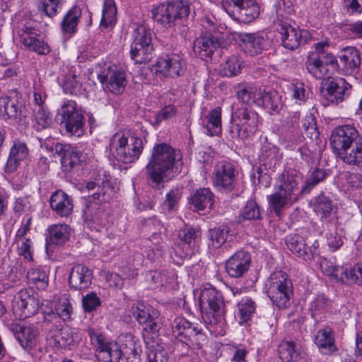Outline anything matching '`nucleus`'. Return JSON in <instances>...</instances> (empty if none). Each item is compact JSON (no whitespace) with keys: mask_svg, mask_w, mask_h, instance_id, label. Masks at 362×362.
<instances>
[{"mask_svg":"<svg viewBox=\"0 0 362 362\" xmlns=\"http://www.w3.org/2000/svg\"><path fill=\"white\" fill-rule=\"evenodd\" d=\"M179 153L166 143L153 146L151 156L146 165V175L153 188H159L160 185L173 177V170Z\"/></svg>","mask_w":362,"mask_h":362,"instance_id":"f257e3e1","label":"nucleus"},{"mask_svg":"<svg viewBox=\"0 0 362 362\" xmlns=\"http://www.w3.org/2000/svg\"><path fill=\"white\" fill-rule=\"evenodd\" d=\"M199 300L206 324L216 325L223 320L225 303L221 292L214 287L204 288L200 292Z\"/></svg>","mask_w":362,"mask_h":362,"instance_id":"39448f33","label":"nucleus"},{"mask_svg":"<svg viewBox=\"0 0 362 362\" xmlns=\"http://www.w3.org/2000/svg\"><path fill=\"white\" fill-rule=\"evenodd\" d=\"M262 89L253 85H245L238 91V98L243 103L259 105L260 97L262 96Z\"/></svg>","mask_w":362,"mask_h":362,"instance_id":"09e8293b","label":"nucleus"},{"mask_svg":"<svg viewBox=\"0 0 362 362\" xmlns=\"http://www.w3.org/2000/svg\"><path fill=\"white\" fill-rule=\"evenodd\" d=\"M51 209L60 217H69L73 212L72 199L62 190L53 192L49 198Z\"/></svg>","mask_w":362,"mask_h":362,"instance_id":"cd10ccee","label":"nucleus"},{"mask_svg":"<svg viewBox=\"0 0 362 362\" xmlns=\"http://www.w3.org/2000/svg\"><path fill=\"white\" fill-rule=\"evenodd\" d=\"M132 42L139 45H152V33L144 25H136L132 33Z\"/></svg>","mask_w":362,"mask_h":362,"instance_id":"052dcab7","label":"nucleus"},{"mask_svg":"<svg viewBox=\"0 0 362 362\" xmlns=\"http://www.w3.org/2000/svg\"><path fill=\"white\" fill-rule=\"evenodd\" d=\"M222 41L212 34H205L197 37L194 42V52L200 58L210 57L221 45Z\"/></svg>","mask_w":362,"mask_h":362,"instance_id":"a878e982","label":"nucleus"},{"mask_svg":"<svg viewBox=\"0 0 362 362\" xmlns=\"http://www.w3.org/2000/svg\"><path fill=\"white\" fill-rule=\"evenodd\" d=\"M25 117V107L17 95L0 97V117L4 119H18Z\"/></svg>","mask_w":362,"mask_h":362,"instance_id":"b1692460","label":"nucleus"},{"mask_svg":"<svg viewBox=\"0 0 362 362\" xmlns=\"http://www.w3.org/2000/svg\"><path fill=\"white\" fill-rule=\"evenodd\" d=\"M156 67V71L163 76L175 78L183 75L185 63L180 55L172 53L158 57Z\"/></svg>","mask_w":362,"mask_h":362,"instance_id":"f3484780","label":"nucleus"},{"mask_svg":"<svg viewBox=\"0 0 362 362\" xmlns=\"http://www.w3.org/2000/svg\"><path fill=\"white\" fill-rule=\"evenodd\" d=\"M362 139L356 127L352 125H341L334 128L330 136V144L335 153Z\"/></svg>","mask_w":362,"mask_h":362,"instance_id":"2eb2a0df","label":"nucleus"},{"mask_svg":"<svg viewBox=\"0 0 362 362\" xmlns=\"http://www.w3.org/2000/svg\"><path fill=\"white\" fill-rule=\"evenodd\" d=\"M243 62L238 55H231L226 61L223 72L226 76L232 77L240 73Z\"/></svg>","mask_w":362,"mask_h":362,"instance_id":"e2e57ef3","label":"nucleus"},{"mask_svg":"<svg viewBox=\"0 0 362 362\" xmlns=\"http://www.w3.org/2000/svg\"><path fill=\"white\" fill-rule=\"evenodd\" d=\"M279 26L282 45L287 49L294 50L300 45L307 43L312 37L308 30H301L286 22H281Z\"/></svg>","mask_w":362,"mask_h":362,"instance_id":"ddd939ff","label":"nucleus"},{"mask_svg":"<svg viewBox=\"0 0 362 362\" xmlns=\"http://www.w3.org/2000/svg\"><path fill=\"white\" fill-rule=\"evenodd\" d=\"M236 38L245 53L251 56L261 54L266 44L263 33H238Z\"/></svg>","mask_w":362,"mask_h":362,"instance_id":"5701e85b","label":"nucleus"},{"mask_svg":"<svg viewBox=\"0 0 362 362\" xmlns=\"http://www.w3.org/2000/svg\"><path fill=\"white\" fill-rule=\"evenodd\" d=\"M97 187V191L89 197L90 199L98 202H106L113 192L114 188L111 183L107 179H103L101 182H88L86 188L90 191L94 189Z\"/></svg>","mask_w":362,"mask_h":362,"instance_id":"58836bf2","label":"nucleus"},{"mask_svg":"<svg viewBox=\"0 0 362 362\" xmlns=\"http://www.w3.org/2000/svg\"><path fill=\"white\" fill-rule=\"evenodd\" d=\"M281 158L279 148L265 139L262 144L259 155V160L262 165L269 168L274 167Z\"/></svg>","mask_w":362,"mask_h":362,"instance_id":"f704fd0d","label":"nucleus"},{"mask_svg":"<svg viewBox=\"0 0 362 362\" xmlns=\"http://www.w3.org/2000/svg\"><path fill=\"white\" fill-rule=\"evenodd\" d=\"M29 284L37 289H45L48 286L49 278L47 272L41 268H32L27 273Z\"/></svg>","mask_w":362,"mask_h":362,"instance_id":"864d4df0","label":"nucleus"},{"mask_svg":"<svg viewBox=\"0 0 362 362\" xmlns=\"http://www.w3.org/2000/svg\"><path fill=\"white\" fill-rule=\"evenodd\" d=\"M278 353L283 362L296 361L300 358V347L293 340L284 339L278 346Z\"/></svg>","mask_w":362,"mask_h":362,"instance_id":"a19ab883","label":"nucleus"},{"mask_svg":"<svg viewBox=\"0 0 362 362\" xmlns=\"http://www.w3.org/2000/svg\"><path fill=\"white\" fill-rule=\"evenodd\" d=\"M70 233L71 228L65 223L52 225L49 228L47 244L64 245L69 239Z\"/></svg>","mask_w":362,"mask_h":362,"instance_id":"49530a36","label":"nucleus"},{"mask_svg":"<svg viewBox=\"0 0 362 362\" xmlns=\"http://www.w3.org/2000/svg\"><path fill=\"white\" fill-rule=\"evenodd\" d=\"M82 11L80 7L75 6L71 8L64 16L61 23L63 33L73 35L77 32V27L81 17Z\"/></svg>","mask_w":362,"mask_h":362,"instance_id":"ea45409f","label":"nucleus"},{"mask_svg":"<svg viewBox=\"0 0 362 362\" xmlns=\"http://www.w3.org/2000/svg\"><path fill=\"white\" fill-rule=\"evenodd\" d=\"M92 279V271L86 266L78 264L72 267L68 283L71 289L81 292L89 288Z\"/></svg>","mask_w":362,"mask_h":362,"instance_id":"4be33fe9","label":"nucleus"},{"mask_svg":"<svg viewBox=\"0 0 362 362\" xmlns=\"http://www.w3.org/2000/svg\"><path fill=\"white\" fill-rule=\"evenodd\" d=\"M315 343L320 351L325 354H331L338 350L333 331L329 327L320 329L317 332Z\"/></svg>","mask_w":362,"mask_h":362,"instance_id":"473e14b6","label":"nucleus"},{"mask_svg":"<svg viewBox=\"0 0 362 362\" xmlns=\"http://www.w3.org/2000/svg\"><path fill=\"white\" fill-rule=\"evenodd\" d=\"M55 311L57 316L63 321H66L71 318L73 308L69 300V296L66 294H64L57 298L55 304Z\"/></svg>","mask_w":362,"mask_h":362,"instance_id":"6e6d98bb","label":"nucleus"},{"mask_svg":"<svg viewBox=\"0 0 362 362\" xmlns=\"http://www.w3.org/2000/svg\"><path fill=\"white\" fill-rule=\"evenodd\" d=\"M214 194L209 188L196 190L189 198V204L195 211L211 209L214 204Z\"/></svg>","mask_w":362,"mask_h":362,"instance_id":"72a5a7b5","label":"nucleus"},{"mask_svg":"<svg viewBox=\"0 0 362 362\" xmlns=\"http://www.w3.org/2000/svg\"><path fill=\"white\" fill-rule=\"evenodd\" d=\"M251 263L252 258L250 252L240 250L226 260V271L231 278H240L248 272Z\"/></svg>","mask_w":362,"mask_h":362,"instance_id":"a211bd4d","label":"nucleus"},{"mask_svg":"<svg viewBox=\"0 0 362 362\" xmlns=\"http://www.w3.org/2000/svg\"><path fill=\"white\" fill-rule=\"evenodd\" d=\"M260 218L259 207L256 202L252 199L247 202L239 216L240 220H257Z\"/></svg>","mask_w":362,"mask_h":362,"instance_id":"0e129e2a","label":"nucleus"},{"mask_svg":"<svg viewBox=\"0 0 362 362\" xmlns=\"http://www.w3.org/2000/svg\"><path fill=\"white\" fill-rule=\"evenodd\" d=\"M34 127L37 130L49 127L52 124V116L45 106L33 107Z\"/></svg>","mask_w":362,"mask_h":362,"instance_id":"603ef678","label":"nucleus"},{"mask_svg":"<svg viewBox=\"0 0 362 362\" xmlns=\"http://www.w3.org/2000/svg\"><path fill=\"white\" fill-rule=\"evenodd\" d=\"M13 332L16 340L25 350L30 351L36 346L39 337V330L37 326L34 325H16L13 328Z\"/></svg>","mask_w":362,"mask_h":362,"instance_id":"393cba45","label":"nucleus"},{"mask_svg":"<svg viewBox=\"0 0 362 362\" xmlns=\"http://www.w3.org/2000/svg\"><path fill=\"white\" fill-rule=\"evenodd\" d=\"M117 13L115 0H104L100 23L101 28L112 30L117 23Z\"/></svg>","mask_w":362,"mask_h":362,"instance_id":"a18cd8bd","label":"nucleus"},{"mask_svg":"<svg viewBox=\"0 0 362 362\" xmlns=\"http://www.w3.org/2000/svg\"><path fill=\"white\" fill-rule=\"evenodd\" d=\"M305 67L308 73L315 78L323 79L330 76L329 68L325 67L322 57L315 53H310L308 55Z\"/></svg>","mask_w":362,"mask_h":362,"instance_id":"c9c22d12","label":"nucleus"},{"mask_svg":"<svg viewBox=\"0 0 362 362\" xmlns=\"http://www.w3.org/2000/svg\"><path fill=\"white\" fill-rule=\"evenodd\" d=\"M181 341L193 349H201L207 341V337L202 329L194 327L185 339H180Z\"/></svg>","mask_w":362,"mask_h":362,"instance_id":"5fc2aeb1","label":"nucleus"},{"mask_svg":"<svg viewBox=\"0 0 362 362\" xmlns=\"http://www.w3.org/2000/svg\"><path fill=\"white\" fill-rule=\"evenodd\" d=\"M339 58V74L354 75L358 73L361 63L359 51L354 47L344 48Z\"/></svg>","mask_w":362,"mask_h":362,"instance_id":"412c9836","label":"nucleus"},{"mask_svg":"<svg viewBox=\"0 0 362 362\" xmlns=\"http://www.w3.org/2000/svg\"><path fill=\"white\" fill-rule=\"evenodd\" d=\"M194 327L188 320L182 317H176L171 323L172 331L175 337H183L182 339H185L190 334Z\"/></svg>","mask_w":362,"mask_h":362,"instance_id":"13d9d810","label":"nucleus"},{"mask_svg":"<svg viewBox=\"0 0 362 362\" xmlns=\"http://www.w3.org/2000/svg\"><path fill=\"white\" fill-rule=\"evenodd\" d=\"M28 155V149L25 144L21 141H15L12 148H11L10 153L4 167L6 173L15 172L20 163Z\"/></svg>","mask_w":362,"mask_h":362,"instance_id":"7c9ffc66","label":"nucleus"},{"mask_svg":"<svg viewBox=\"0 0 362 362\" xmlns=\"http://www.w3.org/2000/svg\"><path fill=\"white\" fill-rule=\"evenodd\" d=\"M237 320L241 325H247L252 319L256 309V304L251 298H243L238 304Z\"/></svg>","mask_w":362,"mask_h":362,"instance_id":"de8ad7c7","label":"nucleus"},{"mask_svg":"<svg viewBox=\"0 0 362 362\" xmlns=\"http://www.w3.org/2000/svg\"><path fill=\"white\" fill-rule=\"evenodd\" d=\"M92 344L96 347L97 357L103 362H119L122 356V346L115 341L107 340L101 334L96 333L93 328L87 330Z\"/></svg>","mask_w":362,"mask_h":362,"instance_id":"1a4fd4ad","label":"nucleus"},{"mask_svg":"<svg viewBox=\"0 0 362 362\" xmlns=\"http://www.w3.org/2000/svg\"><path fill=\"white\" fill-rule=\"evenodd\" d=\"M57 151L62 153L61 159L62 170L65 173L71 172L81 162L82 153L76 147L70 146H57Z\"/></svg>","mask_w":362,"mask_h":362,"instance_id":"c85d7f7f","label":"nucleus"},{"mask_svg":"<svg viewBox=\"0 0 362 362\" xmlns=\"http://www.w3.org/2000/svg\"><path fill=\"white\" fill-rule=\"evenodd\" d=\"M133 317L143 326L147 332L156 333L160 329L159 312L151 305L144 303L134 304L132 306Z\"/></svg>","mask_w":362,"mask_h":362,"instance_id":"4468645a","label":"nucleus"},{"mask_svg":"<svg viewBox=\"0 0 362 362\" xmlns=\"http://www.w3.org/2000/svg\"><path fill=\"white\" fill-rule=\"evenodd\" d=\"M259 13L260 8L255 0H245L235 21L249 23L255 21L259 16Z\"/></svg>","mask_w":362,"mask_h":362,"instance_id":"c03bdc74","label":"nucleus"},{"mask_svg":"<svg viewBox=\"0 0 362 362\" xmlns=\"http://www.w3.org/2000/svg\"><path fill=\"white\" fill-rule=\"evenodd\" d=\"M84 221L91 230L100 231L107 223V214L103 206H98L91 214H84Z\"/></svg>","mask_w":362,"mask_h":362,"instance_id":"79ce46f5","label":"nucleus"},{"mask_svg":"<svg viewBox=\"0 0 362 362\" xmlns=\"http://www.w3.org/2000/svg\"><path fill=\"white\" fill-rule=\"evenodd\" d=\"M146 279L153 288L163 286L168 282V275L163 272L149 271L146 275Z\"/></svg>","mask_w":362,"mask_h":362,"instance_id":"338daca9","label":"nucleus"},{"mask_svg":"<svg viewBox=\"0 0 362 362\" xmlns=\"http://www.w3.org/2000/svg\"><path fill=\"white\" fill-rule=\"evenodd\" d=\"M151 13L157 24L164 28L175 27L189 13V4L184 0H175L154 6Z\"/></svg>","mask_w":362,"mask_h":362,"instance_id":"7ed1b4c3","label":"nucleus"},{"mask_svg":"<svg viewBox=\"0 0 362 362\" xmlns=\"http://www.w3.org/2000/svg\"><path fill=\"white\" fill-rule=\"evenodd\" d=\"M178 243L175 252L182 258H188L194 254L199 247L202 231L199 227L186 226L178 232Z\"/></svg>","mask_w":362,"mask_h":362,"instance_id":"f8f14e48","label":"nucleus"},{"mask_svg":"<svg viewBox=\"0 0 362 362\" xmlns=\"http://www.w3.org/2000/svg\"><path fill=\"white\" fill-rule=\"evenodd\" d=\"M122 343V355L127 356V362H141L142 346L141 341L131 333H126L119 337Z\"/></svg>","mask_w":362,"mask_h":362,"instance_id":"bb28decb","label":"nucleus"},{"mask_svg":"<svg viewBox=\"0 0 362 362\" xmlns=\"http://www.w3.org/2000/svg\"><path fill=\"white\" fill-rule=\"evenodd\" d=\"M37 32L29 23L24 24L18 30L21 42L25 47L39 54H47L50 49L46 43L37 38Z\"/></svg>","mask_w":362,"mask_h":362,"instance_id":"aec40b11","label":"nucleus"},{"mask_svg":"<svg viewBox=\"0 0 362 362\" xmlns=\"http://www.w3.org/2000/svg\"><path fill=\"white\" fill-rule=\"evenodd\" d=\"M153 50V45L131 43V58L135 63L141 64L148 62L151 59Z\"/></svg>","mask_w":362,"mask_h":362,"instance_id":"3c124183","label":"nucleus"},{"mask_svg":"<svg viewBox=\"0 0 362 362\" xmlns=\"http://www.w3.org/2000/svg\"><path fill=\"white\" fill-rule=\"evenodd\" d=\"M313 210L322 222L329 223L334 218L333 202L323 194L315 199Z\"/></svg>","mask_w":362,"mask_h":362,"instance_id":"c756f323","label":"nucleus"},{"mask_svg":"<svg viewBox=\"0 0 362 362\" xmlns=\"http://www.w3.org/2000/svg\"><path fill=\"white\" fill-rule=\"evenodd\" d=\"M100 305V299L95 292H90L83 296L82 305L84 311L86 313L96 310Z\"/></svg>","mask_w":362,"mask_h":362,"instance_id":"774afa93","label":"nucleus"},{"mask_svg":"<svg viewBox=\"0 0 362 362\" xmlns=\"http://www.w3.org/2000/svg\"><path fill=\"white\" fill-rule=\"evenodd\" d=\"M143 150V139L135 134L116 133L112 138L111 151L118 161L132 163L139 159Z\"/></svg>","mask_w":362,"mask_h":362,"instance_id":"20e7f679","label":"nucleus"},{"mask_svg":"<svg viewBox=\"0 0 362 362\" xmlns=\"http://www.w3.org/2000/svg\"><path fill=\"white\" fill-rule=\"evenodd\" d=\"M327 175L325 170L315 168L310 174L304 185L301 187L300 192L302 194H308L317 185L326 177Z\"/></svg>","mask_w":362,"mask_h":362,"instance_id":"4d7b16f0","label":"nucleus"},{"mask_svg":"<svg viewBox=\"0 0 362 362\" xmlns=\"http://www.w3.org/2000/svg\"><path fill=\"white\" fill-rule=\"evenodd\" d=\"M287 247L293 254L305 261H309L311 252L306 251V243L304 238L298 234H290L286 238Z\"/></svg>","mask_w":362,"mask_h":362,"instance_id":"37998d69","label":"nucleus"},{"mask_svg":"<svg viewBox=\"0 0 362 362\" xmlns=\"http://www.w3.org/2000/svg\"><path fill=\"white\" fill-rule=\"evenodd\" d=\"M222 111L220 107L211 110L201 118L202 124L209 136H218L222 130Z\"/></svg>","mask_w":362,"mask_h":362,"instance_id":"2f4dec72","label":"nucleus"},{"mask_svg":"<svg viewBox=\"0 0 362 362\" xmlns=\"http://www.w3.org/2000/svg\"><path fill=\"white\" fill-rule=\"evenodd\" d=\"M237 172L233 163L226 160L218 162L212 173L213 185L221 192H232L236 185Z\"/></svg>","mask_w":362,"mask_h":362,"instance_id":"9d476101","label":"nucleus"},{"mask_svg":"<svg viewBox=\"0 0 362 362\" xmlns=\"http://www.w3.org/2000/svg\"><path fill=\"white\" fill-rule=\"evenodd\" d=\"M266 289L268 297L279 308H286L290 305L293 284L285 272H273L266 282Z\"/></svg>","mask_w":362,"mask_h":362,"instance_id":"0eeeda50","label":"nucleus"},{"mask_svg":"<svg viewBox=\"0 0 362 362\" xmlns=\"http://www.w3.org/2000/svg\"><path fill=\"white\" fill-rule=\"evenodd\" d=\"M62 4L63 0H37V7L40 12L49 17H54Z\"/></svg>","mask_w":362,"mask_h":362,"instance_id":"bf43d9fd","label":"nucleus"},{"mask_svg":"<svg viewBox=\"0 0 362 362\" xmlns=\"http://www.w3.org/2000/svg\"><path fill=\"white\" fill-rule=\"evenodd\" d=\"M351 89V86L348 82L339 78L328 81L325 88L321 90V94L327 103L338 105L349 97Z\"/></svg>","mask_w":362,"mask_h":362,"instance_id":"dca6fc26","label":"nucleus"},{"mask_svg":"<svg viewBox=\"0 0 362 362\" xmlns=\"http://www.w3.org/2000/svg\"><path fill=\"white\" fill-rule=\"evenodd\" d=\"M300 175L293 169L286 170L276 178V192L268 197L269 208L277 216H280L284 207L296 202L300 192Z\"/></svg>","mask_w":362,"mask_h":362,"instance_id":"f03ea898","label":"nucleus"},{"mask_svg":"<svg viewBox=\"0 0 362 362\" xmlns=\"http://www.w3.org/2000/svg\"><path fill=\"white\" fill-rule=\"evenodd\" d=\"M229 231L230 228L227 226H221L211 229L209 233L211 246L219 248L227 240Z\"/></svg>","mask_w":362,"mask_h":362,"instance_id":"680f3d73","label":"nucleus"},{"mask_svg":"<svg viewBox=\"0 0 362 362\" xmlns=\"http://www.w3.org/2000/svg\"><path fill=\"white\" fill-rule=\"evenodd\" d=\"M40 302L34 295L21 291L13 302V310L20 319L33 316L39 310Z\"/></svg>","mask_w":362,"mask_h":362,"instance_id":"6ab92c4d","label":"nucleus"},{"mask_svg":"<svg viewBox=\"0 0 362 362\" xmlns=\"http://www.w3.org/2000/svg\"><path fill=\"white\" fill-rule=\"evenodd\" d=\"M259 106H262L269 112H279L281 107V96L274 90L262 91Z\"/></svg>","mask_w":362,"mask_h":362,"instance_id":"8fccbe9b","label":"nucleus"},{"mask_svg":"<svg viewBox=\"0 0 362 362\" xmlns=\"http://www.w3.org/2000/svg\"><path fill=\"white\" fill-rule=\"evenodd\" d=\"M259 124L258 114L247 107H240L232 113L229 134L233 139H247L255 134Z\"/></svg>","mask_w":362,"mask_h":362,"instance_id":"423d86ee","label":"nucleus"},{"mask_svg":"<svg viewBox=\"0 0 362 362\" xmlns=\"http://www.w3.org/2000/svg\"><path fill=\"white\" fill-rule=\"evenodd\" d=\"M60 117V124L65 128L67 133L80 137L85 132V117L81 108L71 100L63 102L57 111Z\"/></svg>","mask_w":362,"mask_h":362,"instance_id":"6e6552de","label":"nucleus"},{"mask_svg":"<svg viewBox=\"0 0 362 362\" xmlns=\"http://www.w3.org/2000/svg\"><path fill=\"white\" fill-rule=\"evenodd\" d=\"M336 275L341 276L342 283L362 286V262L354 266H346V268L337 269Z\"/></svg>","mask_w":362,"mask_h":362,"instance_id":"4c0bfd02","label":"nucleus"},{"mask_svg":"<svg viewBox=\"0 0 362 362\" xmlns=\"http://www.w3.org/2000/svg\"><path fill=\"white\" fill-rule=\"evenodd\" d=\"M98 78L104 90L115 95L122 94L127 84L125 71L116 65L110 66L102 70Z\"/></svg>","mask_w":362,"mask_h":362,"instance_id":"9b49d317","label":"nucleus"},{"mask_svg":"<svg viewBox=\"0 0 362 362\" xmlns=\"http://www.w3.org/2000/svg\"><path fill=\"white\" fill-rule=\"evenodd\" d=\"M336 154L344 163L358 165L362 163V138Z\"/></svg>","mask_w":362,"mask_h":362,"instance_id":"e433bc0d","label":"nucleus"},{"mask_svg":"<svg viewBox=\"0 0 362 362\" xmlns=\"http://www.w3.org/2000/svg\"><path fill=\"white\" fill-rule=\"evenodd\" d=\"M330 305V301L324 295H318L311 302L310 311L313 317H317L324 313Z\"/></svg>","mask_w":362,"mask_h":362,"instance_id":"69168bd1","label":"nucleus"}]
</instances>
